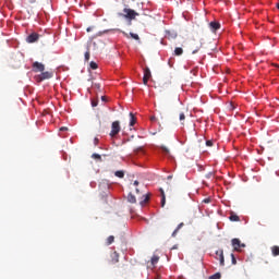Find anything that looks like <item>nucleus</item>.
<instances>
[{"instance_id": "obj_18", "label": "nucleus", "mask_w": 279, "mask_h": 279, "mask_svg": "<svg viewBox=\"0 0 279 279\" xmlns=\"http://www.w3.org/2000/svg\"><path fill=\"white\" fill-rule=\"evenodd\" d=\"M229 219L230 221H241V218H239V216H236L234 213H231Z\"/></svg>"}, {"instance_id": "obj_30", "label": "nucleus", "mask_w": 279, "mask_h": 279, "mask_svg": "<svg viewBox=\"0 0 279 279\" xmlns=\"http://www.w3.org/2000/svg\"><path fill=\"white\" fill-rule=\"evenodd\" d=\"M165 204H167V196L161 198V208H165Z\"/></svg>"}, {"instance_id": "obj_15", "label": "nucleus", "mask_w": 279, "mask_h": 279, "mask_svg": "<svg viewBox=\"0 0 279 279\" xmlns=\"http://www.w3.org/2000/svg\"><path fill=\"white\" fill-rule=\"evenodd\" d=\"M130 118H131L130 125L132 128V126L136 125V117L134 116V113L131 112Z\"/></svg>"}, {"instance_id": "obj_25", "label": "nucleus", "mask_w": 279, "mask_h": 279, "mask_svg": "<svg viewBox=\"0 0 279 279\" xmlns=\"http://www.w3.org/2000/svg\"><path fill=\"white\" fill-rule=\"evenodd\" d=\"M179 119L181 121V125H184L183 121L186 119V116L183 112H181L180 116H179Z\"/></svg>"}, {"instance_id": "obj_6", "label": "nucleus", "mask_w": 279, "mask_h": 279, "mask_svg": "<svg viewBox=\"0 0 279 279\" xmlns=\"http://www.w3.org/2000/svg\"><path fill=\"white\" fill-rule=\"evenodd\" d=\"M40 38V35L38 33H32L31 35L27 36L26 43H38V39Z\"/></svg>"}, {"instance_id": "obj_43", "label": "nucleus", "mask_w": 279, "mask_h": 279, "mask_svg": "<svg viewBox=\"0 0 279 279\" xmlns=\"http://www.w3.org/2000/svg\"><path fill=\"white\" fill-rule=\"evenodd\" d=\"M101 100H102V101H106V96H102V97H101Z\"/></svg>"}, {"instance_id": "obj_44", "label": "nucleus", "mask_w": 279, "mask_h": 279, "mask_svg": "<svg viewBox=\"0 0 279 279\" xmlns=\"http://www.w3.org/2000/svg\"><path fill=\"white\" fill-rule=\"evenodd\" d=\"M135 191H136V193H141V191L138 189H136Z\"/></svg>"}, {"instance_id": "obj_21", "label": "nucleus", "mask_w": 279, "mask_h": 279, "mask_svg": "<svg viewBox=\"0 0 279 279\" xmlns=\"http://www.w3.org/2000/svg\"><path fill=\"white\" fill-rule=\"evenodd\" d=\"M111 256H112V258H113V259H112V263H118V262H119V253L113 252Z\"/></svg>"}, {"instance_id": "obj_2", "label": "nucleus", "mask_w": 279, "mask_h": 279, "mask_svg": "<svg viewBox=\"0 0 279 279\" xmlns=\"http://www.w3.org/2000/svg\"><path fill=\"white\" fill-rule=\"evenodd\" d=\"M51 77H53V72L51 71H44L38 75H35V81L40 83V82H45V80H51Z\"/></svg>"}, {"instance_id": "obj_1", "label": "nucleus", "mask_w": 279, "mask_h": 279, "mask_svg": "<svg viewBox=\"0 0 279 279\" xmlns=\"http://www.w3.org/2000/svg\"><path fill=\"white\" fill-rule=\"evenodd\" d=\"M118 16H121L122 19H128L129 21H134V19L138 16V13H136V11L132 9L124 8L123 13H118Z\"/></svg>"}, {"instance_id": "obj_14", "label": "nucleus", "mask_w": 279, "mask_h": 279, "mask_svg": "<svg viewBox=\"0 0 279 279\" xmlns=\"http://www.w3.org/2000/svg\"><path fill=\"white\" fill-rule=\"evenodd\" d=\"M128 202H130V204H136V196H134V194L130 193L128 195Z\"/></svg>"}, {"instance_id": "obj_42", "label": "nucleus", "mask_w": 279, "mask_h": 279, "mask_svg": "<svg viewBox=\"0 0 279 279\" xmlns=\"http://www.w3.org/2000/svg\"><path fill=\"white\" fill-rule=\"evenodd\" d=\"M87 32H93V27H87Z\"/></svg>"}, {"instance_id": "obj_19", "label": "nucleus", "mask_w": 279, "mask_h": 279, "mask_svg": "<svg viewBox=\"0 0 279 279\" xmlns=\"http://www.w3.org/2000/svg\"><path fill=\"white\" fill-rule=\"evenodd\" d=\"M203 43L198 41V44L196 45V48L192 51L193 54L197 53V51H199V49H202L203 47Z\"/></svg>"}, {"instance_id": "obj_36", "label": "nucleus", "mask_w": 279, "mask_h": 279, "mask_svg": "<svg viewBox=\"0 0 279 279\" xmlns=\"http://www.w3.org/2000/svg\"><path fill=\"white\" fill-rule=\"evenodd\" d=\"M159 191H160V193H161V198H162V197H166V196H165V190L160 189Z\"/></svg>"}, {"instance_id": "obj_34", "label": "nucleus", "mask_w": 279, "mask_h": 279, "mask_svg": "<svg viewBox=\"0 0 279 279\" xmlns=\"http://www.w3.org/2000/svg\"><path fill=\"white\" fill-rule=\"evenodd\" d=\"M206 146H207V147H213V141L208 140V141L206 142Z\"/></svg>"}, {"instance_id": "obj_39", "label": "nucleus", "mask_w": 279, "mask_h": 279, "mask_svg": "<svg viewBox=\"0 0 279 279\" xmlns=\"http://www.w3.org/2000/svg\"><path fill=\"white\" fill-rule=\"evenodd\" d=\"M135 151H143V147L136 148Z\"/></svg>"}, {"instance_id": "obj_10", "label": "nucleus", "mask_w": 279, "mask_h": 279, "mask_svg": "<svg viewBox=\"0 0 279 279\" xmlns=\"http://www.w3.org/2000/svg\"><path fill=\"white\" fill-rule=\"evenodd\" d=\"M182 228H184V222H181V223L178 225L175 230L172 232V236L173 238L178 236V232H180V230H182Z\"/></svg>"}, {"instance_id": "obj_12", "label": "nucleus", "mask_w": 279, "mask_h": 279, "mask_svg": "<svg viewBox=\"0 0 279 279\" xmlns=\"http://www.w3.org/2000/svg\"><path fill=\"white\" fill-rule=\"evenodd\" d=\"M272 256H279V246L274 245L270 247Z\"/></svg>"}, {"instance_id": "obj_16", "label": "nucleus", "mask_w": 279, "mask_h": 279, "mask_svg": "<svg viewBox=\"0 0 279 279\" xmlns=\"http://www.w3.org/2000/svg\"><path fill=\"white\" fill-rule=\"evenodd\" d=\"M144 77H147L148 80L151 78V71L149 70V68L144 69Z\"/></svg>"}, {"instance_id": "obj_28", "label": "nucleus", "mask_w": 279, "mask_h": 279, "mask_svg": "<svg viewBox=\"0 0 279 279\" xmlns=\"http://www.w3.org/2000/svg\"><path fill=\"white\" fill-rule=\"evenodd\" d=\"M161 151H163L166 156H169V148H167V146H161Z\"/></svg>"}, {"instance_id": "obj_11", "label": "nucleus", "mask_w": 279, "mask_h": 279, "mask_svg": "<svg viewBox=\"0 0 279 279\" xmlns=\"http://www.w3.org/2000/svg\"><path fill=\"white\" fill-rule=\"evenodd\" d=\"M158 260H160V257L158 255H154L150 259V264L153 265V267H156V265H158Z\"/></svg>"}, {"instance_id": "obj_33", "label": "nucleus", "mask_w": 279, "mask_h": 279, "mask_svg": "<svg viewBox=\"0 0 279 279\" xmlns=\"http://www.w3.org/2000/svg\"><path fill=\"white\" fill-rule=\"evenodd\" d=\"M231 260L232 265H236V257H234V254H231Z\"/></svg>"}, {"instance_id": "obj_17", "label": "nucleus", "mask_w": 279, "mask_h": 279, "mask_svg": "<svg viewBox=\"0 0 279 279\" xmlns=\"http://www.w3.org/2000/svg\"><path fill=\"white\" fill-rule=\"evenodd\" d=\"M150 195L151 194H146V195H144L143 197H144V199L143 201H141V206H145V204H147V202H149V197H150Z\"/></svg>"}, {"instance_id": "obj_46", "label": "nucleus", "mask_w": 279, "mask_h": 279, "mask_svg": "<svg viewBox=\"0 0 279 279\" xmlns=\"http://www.w3.org/2000/svg\"><path fill=\"white\" fill-rule=\"evenodd\" d=\"M155 279H160V277H156Z\"/></svg>"}, {"instance_id": "obj_13", "label": "nucleus", "mask_w": 279, "mask_h": 279, "mask_svg": "<svg viewBox=\"0 0 279 279\" xmlns=\"http://www.w3.org/2000/svg\"><path fill=\"white\" fill-rule=\"evenodd\" d=\"M114 175H116V178L123 179V178H125V171L118 170V171L114 172Z\"/></svg>"}, {"instance_id": "obj_24", "label": "nucleus", "mask_w": 279, "mask_h": 279, "mask_svg": "<svg viewBox=\"0 0 279 279\" xmlns=\"http://www.w3.org/2000/svg\"><path fill=\"white\" fill-rule=\"evenodd\" d=\"M209 279H221V272H216L209 277Z\"/></svg>"}, {"instance_id": "obj_22", "label": "nucleus", "mask_w": 279, "mask_h": 279, "mask_svg": "<svg viewBox=\"0 0 279 279\" xmlns=\"http://www.w3.org/2000/svg\"><path fill=\"white\" fill-rule=\"evenodd\" d=\"M89 66H90V69H92L93 71H96V69L99 68V65H97V63H96L95 61H92V62L89 63Z\"/></svg>"}, {"instance_id": "obj_26", "label": "nucleus", "mask_w": 279, "mask_h": 279, "mask_svg": "<svg viewBox=\"0 0 279 279\" xmlns=\"http://www.w3.org/2000/svg\"><path fill=\"white\" fill-rule=\"evenodd\" d=\"M92 158H94L95 160H99L101 162V155L95 153L92 155Z\"/></svg>"}, {"instance_id": "obj_32", "label": "nucleus", "mask_w": 279, "mask_h": 279, "mask_svg": "<svg viewBox=\"0 0 279 279\" xmlns=\"http://www.w3.org/2000/svg\"><path fill=\"white\" fill-rule=\"evenodd\" d=\"M207 180H210V178H215V173L214 172H209L206 174Z\"/></svg>"}, {"instance_id": "obj_40", "label": "nucleus", "mask_w": 279, "mask_h": 279, "mask_svg": "<svg viewBox=\"0 0 279 279\" xmlns=\"http://www.w3.org/2000/svg\"><path fill=\"white\" fill-rule=\"evenodd\" d=\"M167 180H173V175H168Z\"/></svg>"}, {"instance_id": "obj_7", "label": "nucleus", "mask_w": 279, "mask_h": 279, "mask_svg": "<svg viewBox=\"0 0 279 279\" xmlns=\"http://www.w3.org/2000/svg\"><path fill=\"white\" fill-rule=\"evenodd\" d=\"M120 32H121V34H123V36L125 38H133V40H141V37L138 36V34H134V33L128 34V33H125L123 31H120Z\"/></svg>"}, {"instance_id": "obj_35", "label": "nucleus", "mask_w": 279, "mask_h": 279, "mask_svg": "<svg viewBox=\"0 0 279 279\" xmlns=\"http://www.w3.org/2000/svg\"><path fill=\"white\" fill-rule=\"evenodd\" d=\"M203 202L204 204H210V198H205Z\"/></svg>"}, {"instance_id": "obj_31", "label": "nucleus", "mask_w": 279, "mask_h": 279, "mask_svg": "<svg viewBox=\"0 0 279 279\" xmlns=\"http://www.w3.org/2000/svg\"><path fill=\"white\" fill-rule=\"evenodd\" d=\"M148 82H149V78H148L147 76H144V77H143V84H144V86H147Z\"/></svg>"}, {"instance_id": "obj_27", "label": "nucleus", "mask_w": 279, "mask_h": 279, "mask_svg": "<svg viewBox=\"0 0 279 279\" xmlns=\"http://www.w3.org/2000/svg\"><path fill=\"white\" fill-rule=\"evenodd\" d=\"M88 60H90V50L85 52V62H88Z\"/></svg>"}, {"instance_id": "obj_5", "label": "nucleus", "mask_w": 279, "mask_h": 279, "mask_svg": "<svg viewBox=\"0 0 279 279\" xmlns=\"http://www.w3.org/2000/svg\"><path fill=\"white\" fill-rule=\"evenodd\" d=\"M33 71H34V73H43L45 71V64H43L38 61H35L33 63Z\"/></svg>"}, {"instance_id": "obj_23", "label": "nucleus", "mask_w": 279, "mask_h": 279, "mask_svg": "<svg viewBox=\"0 0 279 279\" xmlns=\"http://www.w3.org/2000/svg\"><path fill=\"white\" fill-rule=\"evenodd\" d=\"M112 243H114V238L113 235H110L107 238V245H112Z\"/></svg>"}, {"instance_id": "obj_37", "label": "nucleus", "mask_w": 279, "mask_h": 279, "mask_svg": "<svg viewBox=\"0 0 279 279\" xmlns=\"http://www.w3.org/2000/svg\"><path fill=\"white\" fill-rule=\"evenodd\" d=\"M66 130H68L66 126H62V128L60 129L61 132H64V131H66Z\"/></svg>"}, {"instance_id": "obj_3", "label": "nucleus", "mask_w": 279, "mask_h": 279, "mask_svg": "<svg viewBox=\"0 0 279 279\" xmlns=\"http://www.w3.org/2000/svg\"><path fill=\"white\" fill-rule=\"evenodd\" d=\"M119 132H121V122L113 121L111 124V131L109 133V136H111V138H114V136H117Z\"/></svg>"}, {"instance_id": "obj_20", "label": "nucleus", "mask_w": 279, "mask_h": 279, "mask_svg": "<svg viewBox=\"0 0 279 279\" xmlns=\"http://www.w3.org/2000/svg\"><path fill=\"white\" fill-rule=\"evenodd\" d=\"M182 53H184V50L180 47H177L174 49V56H182Z\"/></svg>"}, {"instance_id": "obj_45", "label": "nucleus", "mask_w": 279, "mask_h": 279, "mask_svg": "<svg viewBox=\"0 0 279 279\" xmlns=\"http://www.w3.org/2000/svg\"><path fill=\"white\" fill-rule=\"evenodd\" d=\"M277 9L279 10V3H277Z\"/></svg>"}, {"instance_id": "obj_41", "label": "nucleus", "mask_w": 279, "mask_h": 279, "mask_svg": "<svg viewBox=\"0 0 279 279\" xmlns=\"http://www.w3.org/2000/svg\"><path fill=\"white\" fill-rule=\"evenodd\" d=\"M133 185L138 186V181H134Z\"/></svg>"}, {"instance_id": "obj_8", "label": "nucleus", "mask_w": 279, "mask_h": 279, "mask_svg": "<svg viewBox=\"0 0 279 279\" xmlns=\"http://www.w3.org/2000/svg\"><path fill=\"white\" fill-rule=\"evenodd\" d=\"M216 256H218V258L220 260V265H221V267H223V265H226V259L223 257V250L217 251Z\"/></svg>"}, {"instance_id": "obj_29", "label": "nucleus", "mask_w": 279, "mask_h": 279, "mask_svg": "<svg viewBox=\"0 0 279 279\" xmlns=\"http://www.w3.org/2000/svg\"><path fill=\"white\" fill-rule=\"evenodd\" d=\"M98 105H99L98 100H95V99L92 100V107L93 108H97Z\"/></svg>"}, {"instance_id": "obj_38", "label": "nucleus", "mask_w": 279, "mask_h": 279, "mask_svg": "<svg viewBox=\"0 0 279 279\" xmlns=\"http://www.w3.org/2000/svg\"><path fill=\"white\" fill-rule=\"evenodd\" d=\"M150 121H153V122H154V121H157L156 117H154V116L150 117Z\"/></svg>"}, {"instance_id": "obj_9", "label": "nucleus", "mask_w": 279, "mask_h": 279, "mask_svg": "<svg viewBox=\"0 0 279 279\" xmlns=\"http://www.w3.org/2000/svg\"><path fill=\"white\" fill-rule=\"evenodd\" d=\"M209 27L211 32H217V29H221V24L219 22H210Z\"/></svg>"}, {"instance_id": "obj_4", "label": "nucleus", "mask_w": 279, "mask_h": 279, "mask_svg": "<svg viewBox=\"0 0 279 279\" xmlns=\"http://www.w3.org/2000/svg\"><path fill=\"white\" fill-rule=\"evenodd\" d=\"M234 252H241V248L245 247V244L241 243V240L234 238L231 240Z\"/></svg>"}]
</instances>
